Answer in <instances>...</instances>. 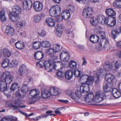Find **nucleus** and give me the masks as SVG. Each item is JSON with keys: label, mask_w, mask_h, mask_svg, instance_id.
Returning <instances> with one entry per match:
<instances>
[{"label": "nucleus", "mask_w": 121, "mask_h": 121, "mask_svg": "<svg viewBox=\"0 0 121 121\" xmlns=\"http://www.w3.org/2000/svg\"><path fill=\"white\" fill-rule=\"evenodd\" d=\"M80 87V89L83 93H86L89 91V86L90 85L85 82H82Z\"/></svg>", "instance_id": "obj_8"}, {"label": "nucleus", "mask_w": 121, "mask_h": 121, "mask_svg": "<svg viewBox=\"0 0 121 121\" xmlns=\"http://www.w3.org/2000/svg\"><path fill=\"white\" fill-rule=\"evenodd\" d=\"M93 9L90 7H88L83 11L82 14L86 18L90 17L93 14Z\"/></svg>", "instance_id": "obj_6"}, {"label": "nucleus", "mask_w": 121, "mask_h": 121, "mask_svg": "<svg viewBox=\"0 0 121 121\" xmlns=\"http://www.w3.org/2000/svg\"><path fill=\"white\" fill-rule=\"evenodd\" d=\"M103 23H105V24L108 26L109 22L110 20H108L105 17V19L104 20Z\"/></svg>", "instance_id": "obj_61"}, {"label": "nucleus", "mask_w": 121, "mask_h": 121, "mask_svg": "<svg viewBox=\"0 0 121 121\" xmlns=\"http://www.w3.org/2000/svg\"><path fill=\"white\" fill-rule=\"evenodd\" d=\"M9 15L10 19L14 22H17L19 18V16L17 14H13L12 12L9 13Z\"/></svg>", "instance_id": "obj_19"}, {"label": "nucleus", "mask_w": 121, "mask_h": 121, "mask_svg": "<svg viewBox=\"0 0 121 121\" xmlns=\"http://www.w3.org/2000/svg\"><path fill=\"white\" fill-rule=\"evenodd\" d=\"M109 46V43L108 40L107 39H105L104 42V44L103 47L105 48H107Z\"/></svg>", "instance_id": "obj_54"}, {"label": "nucleus", "mask_w": 121, "mask_h": 121, "mask_svg": "<svg viewBox=\"0 0 121 121\" xmlns=\"http://www.w3.org/2000/svg\"><path fill=\"white\" fill-rule=\"evenodd\" d=\"M112 18V20H110L109 22L108 26L109 27H113L116 24V20L115 18Z\"/></svg>", "instance_id": "obj_40"}, {"label": "nucleus", "mask_w": 121, "mask_h": 121, "mask_svg": "<svg viewBox=\"0 0 121 121\" xmlns=\"http://www.w3.org/2000/svg\"><path fill=\"white\" fill-rule=\"evenodd\" d=\"M103 88L104 91L105 92H110L113 90V84H111L108 83H104L103 84Z\"/></svg>", "instance_id": "obj_12"}, {"label": "nucleus", "mask_w": 121, "mask_h": 121, "mask_svg": "<svg viewBox=\"0 0 121 121\" xmlns=\"http://www.w3.org/2000/svg\"><path fill=\"white\" fill-rule=\"evenodd\" d=\"M23 101L22 100L20 99H17L15 101L14 104H15L17 105L19 107L22 108H24L26 107L25 105H23L22 106L20 105V104L23 103Z\"/></svg>", "instance_id": "obj_34"}, {"label": "nucleus", "mask_w": 121, "mask_h": 121, "mask_svg": "<svg viewBox=\"0 0 121 121\" xmlns=\"http://www.w3.org/2000/svg\"><path fill=\"white\" fill-rule=\"evenodd\" d=\"M33 18L34 21L35 22H39L41 19L40 16L38 14L34 15Z\"/></svg>", "instance_id": "obj_46"}, {"label": "nucleus", "mask_w": 121, "mask_h": 121, "mask_svg": "<svg viewBox=\"0 0 121 121\" xmlns=\"http://www.w3.org/2000/svg\"><path fill=\"white\" fill-rule=\"evenodd\" d=\"M121 67V63L120 61H117L115 63V68L114 69H112V70L114 71H116L117 69H118Z\"/></svg>", "instance_id": "obj_43"}, {"label": "nucleus", "mask_w": 121, "mask_h": 121, "mask_svg": "<svg viewBox=\"0 0 121 121\" xmlns=\"http://www.w3.org/2000/svg\"><path fill=\"white\" fill-rule=\"evenodd\" d=\"M18 87V84L17 83L14 82L12 84L10 89L12 91H13Z\"/></svg>", "instance_id": "obj_47"}, {"label": "nucleus", "mask_w": 121, "mask_h": 121, "mask_svg": "<svg viewBox=\"0 0 121 121\" xmlns=\"http://www.w3.org/2000/svg\"><path fill=\"white\" fill-rule=\"evenodd\" d=\"M86 96L91 100H93L94 102L98 103H99L104 100L105 94L102 91H98L96 92L95 98L94 97L93 93H90Z\"/></svg>", "instance_id": "obj_1"}, {"label": "nucleus", "mask_w": 121, "mask_h": 121, "mask_svg": "<svg viewBox=\"0 0 121 121\" xmlns=\"http://www.w3.org/2000/svg\"><path fill=\"white\" fill-rule=\"evenodd\" d=\"M44 55V53L42 51H39L35 52L34 56L35 59L39 60L43 58Z\"/></svg>", "instance_id": "obj_18"}, {"label": "nucleus", "mask_w": 121, "mask_h": 121, "mask_svg": "<svg viewBox=\"0 0 121 121\" xmlns=\"http://www.w3.org/2000/svg\"><path fill=\"white\" fill-rule=\"evenodd\" d=\"M71 98L74 100H76V95L75 93H73L70 96Z\"/></svg>", "instance_id": "obj_63"}, {"label": "nucleus", "mask_w": 121, "mask_h": 121, "mask_svg": "<svg viewBox=\"0 0 121 121\" xmlns=\"http://www.w3.org/2000/svg\"><path fill=\"white\" fill-rule=\"evenodd\" d=\"M113 4L115 7L120 8H121V0H116L113 3Z\"/></svg>", "instance_id": "obj_39"}, {"label": "nucleus", "mask_w": 121, "mask_h": 121, "mask_svg": "<svg viewBox=\"0 0 121 121\" xmlns=\"http://www.w3.org/2000/svg\"><path fill=\"white\" fill-rule=\"evenodd\" d=\"M58 64L61 65V62L60 61H57V62H55L54 63L52 62V70H53V69H56L55 68L57 65H58Z\"/></svg>", "instance_id": "obj_49"}, {"label": "nucleus", "mask_w": 121, "mask_h": 121, "mask_svg": "<svg viewBox=\"0 0 121 121\" xmlns=\"http://www.w3.org/2000/svg\"><path fill=\"white\" fill-rule=\"evenodd\" d=\"M17 26L19 27V28H21L22 26H24L25 25V24L23 22H18L17 23Z\"/></svg>", "instance_id": "obj_58"}, {"label": "nucleus", "mask_w": 121, "mask_h": 121, "mask_svg": "<svg viewBox=\"0 0 121 121\" xmlns=\"http://www.w3.org/2000/svg\"><path fill=\"white\" fill-rule=\"evenodd\" d=\"M12 9L13 12L15 14H18L21 12V8L17 5H14L12 7Z\"/></svg>", "instance_id": "obj_28"}, {"label": "nucleus", "mask_w": 121, "mask_h": 121, "mask_svg": "<svg viewBox=\"0 0 121 121\" xmlns=\"http://www.w3.org/2000/svg\"><path fill=\"white\" fill-rule=\"evenodd\" d=\"M30 90V88L27 85H23L22 89L21 91L22 92L26 93Z\"/></svg>", "instance_id": "obj_44"}, {"label": "nucleus", "mask_w": 121, "mask_h": 121, "mask_svg": "<svg viewBox=\"0 0 121 121\" xmlns=\"http://www.w3.org/2000/svg\"><path fill=\"white\" fill-rule=\"evenodd\" d=\"M73 72L72 70L69 69L67 70L65 75L66 79L68 80H70L73 77Z\"/></svg>", "instance_id": "obj_27"}, {"label": "nucleus", "mask_w": 121, "mask_h": 121, "mask_svg": "<svg viewBox=\"0 0 121 121\" xmlns=\"http://www.w3.org/2000/svg\"><path fill=\"white\" fill-rule=\"evenodd\" d=\"M46 61L44 60H41L37 62V65H40L41 67L44 66Z\"/></svg>", "instance_id": "obj_53"}, {"label": "nucleus", "mask_w": 121, "mask_h": 121, "mask_svg": "<svg viewBox=\"0 0 121 121\" xmlns=\"http://www.w3.org/2000/svg\"><path fill=\"white\" fill-rule=\"evenodd\" d=\"M41 46L43 47L48 48L50 46V44L49 42L45 41L41 43Z\"/></svg>", "instance_id": "obj_45"}, {"label": "nucleus", "mask_w": 121, "mask_h": 121, "mask_svg": "<svg viewBox=\"0 0 121 121\" xmlns=\"http://www.w3.org/2000/svg\"><path fill=\"white\" fill-rule=\"evenodd\" d=\"M3 55L6 58H8L10 56L12 52L8 48H4L3 50Z\"/></svg>", "instance_id": "obj_23"}, {"label": "nucleus", "mask_w": 121, "mask_h": 121, "mask_svg": "<svg viewBox=\"0 0 121 121\" xmlns=\"http://www.w3.org/2000/svg\"><path fill=\"white\" fill-rule=\"evenodd\" d=\"M61 49L60 45L58 44L53 45V48H49L48 50V54L50 56L52 57L53 54L60 51Z\"/></svg>", "instance_id": "obj_3"}, {"label": "nucleus", "mask_w": 121, "mask_h": 121, "mask_svg": "<svg viewBox=\"0 0 121 121\" xmlns=\"http://www.w3.org/2000/svg\"><path fill=\"white\" fill-rule=\"evenodd\" d=\"M74 75L75 77H81L82 73L78 69H75L74 71Z\"/></svg>", "instance_id": "obj_48"}, {"label": "nucleus", "mask_w": 121, "mask_h": 121, "mask_svg": "<svg viewBox=\"0 0 121 121\" xmlns=\"http://www.w3.org/2000/svg\"><path fill=\"white\" fill-rule=\"evenodd\" d=\"M38 35L40 37H44L46 35V32L44 30H42L40 32L38 33Z\"/></svg>", "instance_id": "obj_51"}, {"label": "nucleus", "mask_w": 121, "mask_h": 121, "mask_svg": "<svg viewBox=\"0 0 121 121\" xmlns=\"http://www.w3.org/2000/svg\"><path fill=\"white\" fill-rule=\"evenodd\" d=\"M105 13L109 17H111L112 18H114V16L116 14L115 11L111 9H106L105 10Z\"/></svg>", "instance_id": "obj_17"}, {"label": "nucleus", "mask_w": 121, "mask_h": 121, "mask_svg": "<svg viewBox=\"0 0 121 121\" xmlns=\"http://www.w3.org/2000/svg\"><path fill=\"white\" fill-rule=\"evenodd\" d=\"M27 69L26 65H23L21 66L18 69L17 74L20 76L23 75L27 72Z\"/></svg>", "instance_id": "obj_13"}, {"label": "nucleus", "mask_w": 121, "mask_h": 121, "mask_svg": "<svg viewBox=\"0 0 121 121\" xmlns=\"http://www.w3.org/2000/svg\"><path fill=\"white\" fill-rule=\"evenodd\" d=\"M94 79L95 80V83L96 84H98L99 82L100 81L99 76H97L96 77H95L94 80Z\"/></svg>", "instance_id": "obj_62"}, {"label": "nucleus", "mask_w": 121, "mask_h": 121, "mask_svg": "<svg viewBox=\"0 0 121 121\" xmlns=\"http://www.w3.org/2000/svg\"><path fill=\"white\" fill-rule=\"evenodd\" d=\"M82 3L85 6H88L89 4L88 0H82Z\"/></svg>", "instance_id": "obj_55"}, {"label": "nucleus", "mask_w": 121, "mask_h": 121, "mask_svg": "<svg viewBox=\"0 0 121 121\" xmlns=\"http://www.w3.org/2000/svg\"><path fill=\"white\" fill-rule=\"evenodd\" d=\"M30 2V0H26L24 1L22 3L23 7L24 9L27 10L29 9L28 5Z\"/></svg>", "instance_id": "obj_35"}, {"label": "nucleus", "mask_w": 121, "mask_h": 121, "mask_svg": "<svg viewBox=\"0 0 121 121\" xmlns=\"http://www.w3.org/2000/svg\"><path fill=\"white\" fill-rule=\"evenodd\" d=\"M82 78H87L86 81L85 82L91 86L93 85L94 83V78L91 76L85 75L82 76Z\"/></svg>", "instance_id": "obj_15"}, {"label": "nucleus", "mask_w": 121, "mask_h": 121, "mask_svg": "<svg viewBox=\"0 0 121 121\" xmlns=\"http://www.w3.org/2000/svg\"><path fill=\"white\" fill-rule=\"evenodd\" d=\"M66 94L69 96H70L73 93L72 91L70 89H68L65 91Z\"/></svg>", "instance_id": "obj_59"}, {"label": "nucleus", "mask_w": 121, "mask_h": 121, "mask_svg": "<svg viewBox=\"0 0 121 121\" xmlns=\"http://www.w3.org/2000/svg\"><path fill=\"white\" fill-rule=\"evenodd\" d=\"M8 90L6 84L5 82L2 80L1 78L0 80V91H6Z\"/></svg>", "instance_id": "obj_22"}, {"label": "nucleus", "mask_w": 121, "mask_h": 121, "mask_svg": "<svg viewBox=\"0 0 121 121\" xmlns=\"http://www.w3.org/2000/svg\"><path fill=\"white\" fill-rule=\"evenodd\" d=\"M105 78L108 83L111 84H113L115 80L114 76L109 73H108L106 74L105 76Z\"/></svg>", "instance_id": "obj_10"}, {"label": "nucleus", "mask_w": 121, "mask_h": 121, "mask_svg": "<svg viewBox=\"0 0 121 121\" xmlns=\"http://www.w3.org/2000/svg\"><path fill=\"white\" fill-rule=\"evenodd\" d=\"M15 45L16 48L19 50L23 49L25 46L24 43L20 41H18L16 42Z\"/></svg>", "instance_id": "obj_29"}, {"label": "nucleus", "mask_w": 121, "mask_h": 121, "mask_svg": "<svg viewBox=\"0 0 121 121\" xmlns=\"http://www.w3.org/2000/svg\"><path fill=\"white\" fill-rule=\"evenodd\" d=\"M49 11L51 16L52 17H55L60 14V7L59 5H55L51 7Z\"/></svg>", "instance_id": "obj_2"}, {"label": "nucleus", "mask_w": 121, "mask_h": 121, "mask_svg": "<svg viewBox=\"0 0 121 121\" xmlns=\"http://www.w3.org/2000/svg\"><path fill=\"white\" fill-rule=\"evenodd\" d=\"M33 7L34 9L41 8H43V5L40 2L35 1L33 3Z\"/></svg>", "instance_id": "obj_31"}, {"label": "nucleus", "mask_w": 121, "mask_h": 121, "mask_svg": "<svg viewBox=\"0 0 121 121\" xmlns=\"http://www.w3.org/2000/svg\"><path fill=\"white\" fill-rule=\"evenodd\" d=\"M50 94V96H56L58 95L60 93V90L58 88L53 87L50 88L49 90Z\"/></svg>", "instance_id": "obj_9"}, {"label": "nucleus", "mask_w": 121, "mask_h": 121, "mask_svg": "<svg viewBox=\"0 0 121 121\" xmlns=\"http://www.w3.org/2000/svg\"><path fill=\"white\" fill-rule=\"evenodd\" d=\"M46 22L50 27L54 26L55 24V21L52 18L49 17L46 19Z\"/></svg>", "instance_id": "obj_25"}, {"label": "nucleus", "mask_w": 121, "mask_h": 121, "mask_svg": "<svg viewBox=\"0 0 121 121\" xmlns=\"http://www.w3.org/2000/svg\"><path fill=\"white\" fill-rule=\"evenodd\" d=\"M112 91L113 96L114 98H118L121 96V90H117L116 89H113Z\"/></svg>", "instance_id": "obj_20"}, {"label": "nucleus", "mask_w": 121, "mask_h": 121, "mask_svg": "<svg viewBox=\"0 0 121 121\" xmlns=\"http://www.w3.org/2000/svg\"><path fill=\"white\" fill-rule=\"evenodd\" d=\"M18 65L17 61L16 60H14L12 61L9 65V67L10 68L15 67Z\"/></svg>", "instance_id": "obj_42"}, {"label": "nucleus", "mask_w": 121, "mask_h": 121, "mask_svg": "<svg viewBox=\"0 0 121 121\" xmlns=\"http://www.w3.org/2000/svg\"><path fill=\"white\" fill-rule=\"evenodd\" d=\"M97 19L98 20V22L100 24H102L104 20L105 19V17L104 16L102 15H99L98 16Z\"/></svg>", "instance_id": "obj_37"}, {"label": "nucleus", "mask_w": 121, "mask_h": 121, "mask_svg": "<svg viewBox=\"0 0 121 121\" xmlns=\"http://www.w3.org/2000/svg\"><path fill=\"white\" fill-rule=\"evenodd\" d=\"M57 31L56 32V34L57 36L60 37L62 35L61 31L60 30H61L63 28V26L61 24H57Z\"/></svg>", "instance_id": "obj_33"}, {"label": "nucleus", "mask_w": 121, "mask_h": 121, "mask_svg": "<svg viewBox=\"0 0 121 121\" xmlns=\"http://www.w3.org/2000/svg\"><path fill=\"white\" fill-rule=\"evenodd\" d=\"M1 79L4 81L7 85L10 83L12 81V76L9 74L8 71H6L3 73L1 77Z\"/></svg>", "instance_id": "obj_4"}, {"label": "nucleus", "mask_w": 121, "mask_h": 121, "mask_svg": "<svg viewBox=\"0 0 121 121\" xmlns=\"http://www.w3.org/2000/svg\"><path fill=\"white\" fill-rule=\"evenodd\" d=\"M52 61L51 60H48L46 61L44 65L45 69L48 70V72L51 71L52 70Z\"/></svg>", "instance_id": "obj_14"}, {"label": "nucleus", "mask_w": 121, "mask_h": 121, "mask_svg": "<svg viewBox=\"0 0 121 121\" xmlns=\"http://www.w3.org/2000/svg\"><path fill=\"white\" fill-rule=\"evenodd\" d=\"M41 96L43 98H48L50 97V94L49 91L44 89L41 92Z\"/></svg>", "instance_id": "obj_26"}, {"label": "nucleus", "mask_w": 121, "mask_h": 121, "mask_svg": "<svg viewBox=\"0 0 121 121\" xmlns=\"http://www.w3.org/2000/svg\"><path fill=\"white\" fill-rule=\"evenodd\" d=\"M5 32L8 35L11 36L14 33V30L11 26H7L5 30Z\"/></svg>", "instance_id": "obj_24"}, {"label": "nucleus", "mask_w": 121, "mask_h": 121, "mask_svg": "<svg viewBox=\"0 0 121 121\" xmlns=\"http://www.w3.org/2000/svg\"><path fill=\"white\" fill-rule=\"evenodd\" d=\"M65 74V73L61 71H58L56 73L57 76L60 78H63L64 77Z\"/></svg>", "instance_id": "obj_50"}, {"label": "nucleus", "mask_w": 121, "mask_h": 121, "mask_svg": "<svg viewBox=\"0 0 121 121\" xmlns=\"http://www.w3.org/2000/svg\"><path fill=\"white\" fill-rule=\"evenodd\" d=\"M77 65L76 62L73 60H71L69 63V66L71 69H75L76 68Z\"/></svg>", "instance_id": "obj_38"}, {"label": "nucleus", "mask_w": 121, "mask_h": 121, "mask_svg": "<svg viewBox=\"0 0 121 121\" xmlns=\"http://www.w3.org/2000/svg\"><path fill=\"white\" fill-rule=\"evenodd\" d=\"M103 72V69H98L97 70V76H100V75L102 74Z\"/></svg>", "instance_id": "obj_60"}, {"label": "nucleus", "mask_w": 121, "mask_h": 121, "mask_svg": "<svg viewBox=\"0 0 121 121\" xmlns=\"http://www.w3.org/2000/svg\"><path fill=\"white\" fill-rule=\"evenodd\" d=\"M103 67L104 69L106 71H109L113 69L112 64L109 61L105 62L103 65Z\"/></svg>", "instance_id": "obj_16"}, {"label": "nucleus", "mask_w": 121, "mask_h": 121, "mask_svg": "<svg viewBox=\"0 0 121 121\" xmlns=\"http://www.w3.org/2000/svg\"><path fill=\"white\" fill-rule=\"evenodd\" d=\"M82 93L83 92L81 91L80 90L79 91L78 90L75 92V93L77 97H78L79 98H80L82 96Z\"/></svg>", "instance_id": "obj_52"}, {"label": "nucleus", "mask_w": 121, "mask_h": 121, "mask_svg": "<svg viewBox=\"0 0 121 121\" xmlns=\"http://www.w3.org/2000/svg\"><path fill=\"white\" fill-rule=\"evenodd\" d=\"M9 60L8 59H4L2 63V66L4 68H6L9 66Z\"/></svg>", "instance_id": "obj_36"}, {"label": "nucleus", "mask_w": 121, "mask_h": 121, "mask_svg": "<svg viewBox=\"0 0 121 121\" xmlns=\"http://www.w3.org/2000/svg\"><path fill=\"white\" fill-rule=\"evenodd\" d=\"M70 15L68 10H65L63 11L61 14V17L63 19L67 20L70 17Z\"/></svg>", "instance_id": "obj_21"}, {"label": "nucleus", "mask_w": 121, "mask_h": 121, "mask_svg": "<svg viewBox=\"0 0 121 121\" xmlns=\"http://www.w3.org/2000/svg\"><path fill=\"white\" fill-rule=\"evenodd\" d=\"M41 45V42L40 41H36L32 43V46L35 49H39Z\"/></svg>", "instance_id": "obj_32"}, {"label": "nucleus", "mask_w": 121, "mask_h": 121, "mask_svg": "<svg viewBox=\"0 0 121 121\" xmlns=\"http://www.w3.org/2000/svg\"><path fill=\"white\" fill-rule=\"evenodd\" d=\"M0 18L2 22H4L6 20V17L5 15L0 16Z\"/></svg>", "instance_id": "obj_64"}, {"label": "nucleus", "mask_w": 121, "mask_h": 121, "mask_svg": "<svg viewBox=\"0 0 121 121\" xmlns=\"http://www.w3.org/2000/svg\"><path fill=\"white\" fill-rule=\"evenodd\" d=\"M69 56L68 52L65 51H62L60 55L61 60L64 61H68L69 58Z\"/></svg>", "instance_id": "obj_11"}, {"label": "nucleus", "mask_w": 121, "mask_h": 121, "mask_svg": "<svg viewBox=\"0 0 121 121\" xmlns=\"http://www.w3.org/2000/svg\"><path fill=\"white\" fill-rule=\"evenodd\" d=\"M90 39L91 42L95 43L98 41L99 38V36L96 35H92L90 36Z\"/></svg>", "instance_id": "obj_30"}, {"label": "nucleus", "mask_w": 121, "mask_h": 121, "mask_svg": "<svg viewBox=\"0 0 121 121\" xmlns=\"http://www.w3.org/2000/svg\"><path fill=\"white\" fill-rule=\"evenodd\" d=\"M84 100L85 102L87 103H89L93 102V100H91L86 96L85 97Z\"/></svg>", "instance_id": "obj_56"}, {"label": "nucleus", "mask_w": 121, "mask_h": 121, "mask_svg": "<svg viewBox=\"0 0 121 121\" xmlns=\"http://www.w3.org/2000/svg\"><path fill=\"white\" fill-rule=\"evenodd\" d=\"M39 90L38 89H34L31 90V104L34 103L37 101L36 96L39 94Z\"/></svg>", "instance_id": "obj_5"}, {"label": "nucleus", "mask_w": 121, "mask_h": 121, "mask_svg": "<svg viewBox=\"0 0 121 121\" xmlns=\"http://www.w3.org/2000/svg\"><path fill=\"white\" fill-rule=\"evenodd\" d=\"M100 37L102 39H105L106 37L105 35L104 32H102L100 33Z\"/></svg>", "instance_id": "obj_57"}, {"label": "nucleus", "mask_w": 121, "mask_h": 121, "mask_svg": "<svg viewBox=\"0 0 121 121\" xmlns=\"http://www.w3.org/2000/svg\"><path fill=\"white\" fill-rule=\"evenodd\" d=\"M90 22L91 24L94 26L96 25L98 23V20L95 17H91L90 19Z\"/></svg>", "instance_id": "obj_41"}, {"label": "nucleus", "mask_w": 121, "mask_h": 121, "mask_svg": "<svg viewBox=\"0 0 121 121\" xmlns=\"http://www.w3.org/2000/svg\"><path fill=\"white\" fill-rule=\"evenodd\" d=\"M119 30L117 28H113L112 30L111 35L112 38L115 39L119 35L121 32V26L119 27Z\"/></svg>", "instance_id": "obj_7"}]
</instances>
